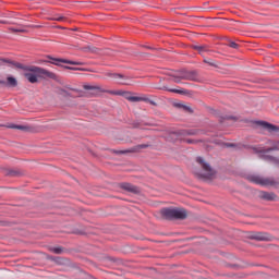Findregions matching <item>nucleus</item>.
<instances>
[{
	"mask_svg": "<svg viewBox=\"0 0 279 279\" xmlns=\"http://www.w3.org/2000/svg\"><path fill=\"white\" fill-rule=\"evenodd\" d=\"M248 182H253V184H259V186H279V181L275 178H265L256 174H252L247 177Z\"/></svg>",
	"mask_w": 279,
	"mask_h": 279,
	"instance_id": "obj_1",
	"label": "nucleus"
},
{
	"mask_svg": "<svg viewBox=\"0 0 279 279\" xmlns=\"http://www.w3.org/2000/svg\"><path fill=\"white\" fill-rule=\"evenodd\" d=\"M161 215L166 217V219H186L189 216L184 208H165L161 210Z\"/></svg>",
	"mask_w": 279,
	"mask_h": 279,
	"instance_id": "obj_2",
	"label": "nucleus"
},
{
	"mask_svg": "<svg viewBox=\"0 0 279 279\" xmlns=\"http://www.w3.org/2000/svg\"><path fill=\"white\" fill-rule=\"evenodd\" d=\"M197 134L196 130H185V131H179L171 134L173 138H177L178 141H184V143H187L189 145L195 143V140L191 138H184V136H195Z\"/></svg>",
	"mask_w": 279,
	"mask_h": 279,
	"instance_id": "obj_3",
	"label": "nucleus"
},
{
	"mask_svg": "<svg viewBox=\"0 0 279 279\" xmlns=\"http://www.w3.org/2000/svg\"><path fill=\"white\" fill-rule=\"evenodd\" d=\"M113 95H122V97L124 99H128V101H132V102L145 101L146 104H151V106H156V102H154V100H150L147 97L132 96L130 92H114Z\"/></svg>",
	"mask_w": 279,
	"mask_h": 279,
	"instance_id": "obj_4",
	"label": "nucleus"
},
{
	"mask_svg": "<svg viewBox=\"0 0 279 279\" xmlns=\"http://www.w3.org/2000/svg\"><path fill=\"white\" fill-rule=\"evenodd\" d=\"M31 73H36V75H38V77H48V80H57V75L56 73L45 70L44 68H39L36 65H33L31 69H28Z\"/></svg>",
	"mask_w": 279,
	"mask_h": 279,
	"instance_id": "obj_5",
	"label": "nucleus"
},
{
	"mask_svg": "<svg viewBox=\"0 0 279 279\" xmlns=\"http://www.w3.org/2000/svg\"><path fill=\"white\" fill-rule=\"evenodd\" d=\"M50 64H56V66H60V62L62 64H73L74 66H80L82 65V62H77V61H71V60H66V59H58V58H51L50 56L47 57Z\"/></svg>",
	"mask_w": 279,
	"mask_h": 279,
	"instance_id": "obj_6",
	"label": "nucleus"
},
{
	"mask_svg": "<svg viewBox=\"0 0 279 279\" xmlns=\"http://www.w3.org/2000/svg\"><path fill=\"white\" fill-rule=\"evenodd\" d=\"M196 162L201 165V167L204 169L205 174L203 175L204 178H213L215 175V171H213V168H210V165H208L206 161H204V158L197 157Z\"/></svg>",
	"mask_w": 279,
	"mask_h": 279,
	"instance_id": "obj_7",
	"label": "nucleus"
},
{
	"mask_svg": "<svg viewBox=\"0 0 279 279\" xmlns=\"http://www.w3.org/2000/svg\"><path fill=\"white\" fill-rule=\"evenodd\" d=\"M0 86H7L8 88H16L19 86V81L14 76L7 77V81L0 80Z\"/></svg>",
	"mask_w": 279,
	"mask_h": 279,
	"instance_id": "obj_8",
	"label": "nucleus"
},
{
	"mask_svg": "<svg viewBox=\"0 0 279 279\" xmlns=\"http://www.w3.org/2000/svg\"><path fill=\"white\" fill-rule=\"evenodd\" d=\"M120 189L126 191L128 193H133L134 195L141 193V190L133 185L132 183H120Z\"/></svg>",
	"mask_w": 279,
	"mask_h": 279,
	"instance_id": "obj_9",
	"label": "nucleus"
},
{
	"mask_svg": "<svg viewBox=\"0 0 279 279\" xmlns=\"http://www.w3.org/2000/svg\"><path fill=\"white\" fill-rule=\"evenodd\" d=\"M1 64H14V66H16L17 69H22L23 71H29V69H32L33 65H23L21 63H14L8 59H0V65Z\"/></svg>",
	"mask_w": 279,
	"mask_h": 279,
	"instance_id": "obj_10",
	"label": "nucleus"
},
{
	"mask_svg": "<svg viewBox=\"0 0 279 279\" xmlns=\"http://www.w3.org/2000/svg\"><path fill=\"white\" fill-rule=\"evenodd\" d=\"M259 197L260 199H266V202H276V199L278 198L275 193L265 191L259 192Z\"/></svg>",
	"mask_w": 279,
	"mask_h": 279,
	"instance_id": "obj_11",
	"label": "nucleus"
},
{
	"mask_svg": "<svg viewBox=\"0 0 279 279\" xmlns=\"http://www.w3.org/2000/svg\"><path fill=\"white\" fill-rule=\"evenodd\" d=\"M84 90H90L93 95H99L100 93H106L100 86L98 85H84Z\"/></svg>",
	"mask_w": 279,
	"mask_h": 279,
	"instance_id": "obj_12",
	"label": "nucleus"
},
{
	"mask_svg": "<svg viewBox=\"0 0 279 279\" xmlns=\"http://www.w3.org/2000/svg\"><path fill=\"white\" fill-rule=\"evenodd\" d=\"M24 77L31 83V84H36L38 82V74L27 71L24 73Z\"/></svg>",
	"mask_w": 279,
	"mask_h": 279,
	"instance_id": "obj_13",
	"label": "nucleus"
},
{
	"mask_svg": "<svg viewBox=\"0 0 279 279\" xmlns=\"http://www.w3.org/2000/svg\"><path fill=\"white\" fill-rule=\"evenodd\" d=\"M259 125H262V128H264V130H268V132H279V128L271 123L259 122Z\"/></svg>",
	"mask_w": 279,
	"mask_h": 279,
	"instance_id": "obj_14",
	"label": "nucleus"
},
{
	"mask_svg": "<svg viewBox=\"0 0 279 279\" xmlns=\"http://www.w3.org/2000/svg\"><path fill=\"white\" fill-rule=\"evenodd\" d=\"M252 239H255V241H269V234L257 232L252 235Z\"/></svg>",
	"mask_w": 279,
	"mask_h": 279,
	"instance_id": "obj_15",
	"label": "nucleus"
},
{
	"mask_svg": "<svg viewBox=\"0 0 279 279\" xmlns=\"http://www.w3.org/2000/svg\"><path fill=\"white\" fill-rule=\"evenodd\" d=\"M193 49H195L196 51H198V53H201V56L203 53H206V51H208V48H206V46H193Z\"/></svg>",
	"mask_w": 279,
	"mask_h": 279,
	"instance_id": "obj_16",
	"label": "nucleus"
},
{
	"mask_svg": "<svg viewBox=\"0 0 279 279\" xmlns=\"http://www.w3.org/2000/svg\"><path fill=\"white\" fill-rule=\"evenodd\" d=\"M268 151H279V141L272 144V147L268 148Z\"/></svg>",
	"mask_w": 279,
	"mask_h": 279,
	"instance_id": "obj_17",
	"label": "nucleus"
},
{
	"mask_svg": "<svg viewBox=\"0 0 279 279\" xmlns=\"http://www.w3.org/2000/svg\"><path fill=\"white\" fill-rule=\"evenodd\" d=\"M204 62L205 64H209V66H217L213 59H205Z\"/></svg>",
	"mask_w": 279,
	"mask_h": 279,
	"instance_id": "obj_18",
	"label": "nucleus"
},
{
	"mask_svg": "<svg viewBox=\"0 0 279 279\" xmlns=\"http://www.w3.org/2000/svg\"><path fill=\"white\" fill-rule=\"evenodd\" d=\"M180 80H193V77L180 75V76H177V78L174 80V82L178 83V82H180Z\"/></svg>",
	"mask_w": 279,
	"mask_h": 279,
	"instance_id": "obj_19",
	"label": "nucleus"
},
{
	"mask_svg": "<svg viewBox=\"0 0 279 279\" xmlns=\"http://www.w3.org/2000/svg\"><path fill=\"white\" fill-rule=\"evenodd\" d=\"M50 252H53V254H62V247H52Z\"/></svg>",
	"mask_w": 279,
	"mask_h": 279,
	"instance_id": "obj_20",
	"label": "nucleus"
},
{
	"mask_svg": "<svg viewBox=\"0 0 279 279\" xmlns=\"http://www.w3.org/2000/svg\"><path fill=\"white\" fill-rule=\"evenodd\" d=\"M229 47H231L232 49H239V44L234 43V41H231L229 44Z\"/></svg>",
	"mask_w": 279,
	"mask_h": 279,
	"instance_id": "obj_21",
	"label": "nucleus"
},
{
	"mask_svg": "<svg viewBox=\"0 0 279 279\" xmlns=\"http://www.w3.org/2000/svg\"><path fill=\"white\" fill-rule=\"evenodd\" d=\"M177 106H178V108H183V110H187V112H191V108L187 106L180 105V104H178Z\"/></svg>",
	"mask_w": 279,
	"mask_h": 279,
	"instance_id": "obj_22",
	"label": "nucleus"
},
{
	"mask_svg": "<svg viewBox=\"0 0 279 279\" xmlns=\"http://www.w3.org/2000/svg\"><path fill=\"white\" fill-rule=\"evenodd\" d=\"M11 128H13L15 130H27V128H25L23 125H12Z\"/></svg>",
	"mask_w": 279,
	"mask_h": 279,
	"instance_id": "obj_23",
	"label": "nucleus"
},
{
	"mask_svg": "<svg viewBox=\"0 0 279 279\" xmlns=\"http://www.w3.org/2000/svg\"><path fill=\"white\" fill-rule=\"evenodd\" d=\"M11 29V32H20V33H25V29H23V28H14V27H12V28H10Z\"/></svg>",
	"mask_w": 279,
	"mask_h": 279,
	"instance_id": "obj_24",
	"label": "nucleus"
},
{
	"mask_svg": "<svg viewBox=\"0 0 279 279\" xmlns=\"http://www.w3.org/2000/svg\"><path fill=\"white\" fill-rule=\"evenodd\" d=\"M170 93H177L178 95H182V90L180 89H170Z\"/></svg>",
	"mask_w": 279,
	"mask_h": 279,
	"instance_id": "obj_25",
	"label": "nucleus"
},
{
	"mask_svg": "<svg viewBox=\"0 0 279 279\" xmlns=\"http://www.w3.org/2000/svg\"><path fill=\"white\" fill-rule=\"evenodd\" d=\"M53 21H60V22H62V21H64V16H56V17L53 19Z\"/></svg>",
	"mask_w": 279,
	"mask_h": 279,
	"instance_id": "obj_26",
	"label": "nucleus"
},
{
	"mask_svg": "<svg viewBox=\"0 0 279 279\" xmlns=\"http://www.w3.org/2000/svg\"><path fill=\"white\" fill-rule=\"evenodd\" d=\"M65 69H69L70 71H80V68H71V66H65Z\"/></svg>",
	"mask_w": 279,
	"mask_h": 279,
	"instance_id": "obj_27",
	"label": "nucleus"
},
{
	"mask_svg": "<svg viewBox=\"0 0 279 279\" xmlns=\"http://www.w3.org/2000/svg\"><path fill=\"white\" fill-rule=\"evenodd\" d=\"M0 23H1L2 25H8V21L0 20Z\"/></svg>",
	"mask_w": 279,
	"mask_h": 279,
	"instance_id": "obj_28",
	"label": "nucleus"
},
{
	"mask_svg": "<svg viewBox=\"0 0 279 279\" xmlns=\"http://www.w3.org/2000/svg\"><path fill=\"white\" fill-rule=\"evenodd\" d=\"M145 147H147V145H140L138 146L140 149H145Z\"/></svg>",
	"mask_w": 279,
	"mask_h": 279,
	"instance_id": "obj_29",
	"label": "nucleus"
},
{
	"mask_svg": "<svg viewBox=\"0 0 279 279\" xmlns=\"http://www.w3.org/2000/svg\"><path fill=\"white\" fill-rule=\"evenodd\" d=\"M64 93H66L64 89H60V95H64Z\"/></svg>",
	"mask_w": 279,
	"mask_h": 279,
	"instance_id": "obj_30",
	"label": "nucleus"
},
{
	"mask_svg": "<svg viewBox=\"0 0 279 279\" xmlns=\"http://www.w3.org/2000/svg\"><path fill=\"white\" fill-rule=\"evenodd\" d=\"M116 77H121V74H116Z\"/></svg>",
	"mask_w": 279,
	"mask_h": 279,
	"instance_id": "obj_31",
	"label": "nucleus"
},
{
	"mask_svg": "<svg viewBox=\"0 0 279 279\" xmlns=\"http://www.w3.org/2000/svg\"><path fill=\"white\" fill-rule=\"evenodd\" d=\"M121 154H128V150H125V151L122 150Z\"/></svg>",
	"mask_w": 279,
	"mask_h": 279,
	"instance_id": "obj_32",
	"label": "nucleus"
},
{
	"mask_svg": "<svg viewBox=\"0 0 279 279\" xmlns=\"http://www.w3.org/2000/svg\"><path fill=\"white\" fill-rule=\"evenodd\" d=\"M277 165L279 166V160H276Z\"/></svg>",
	"mask_w": 279,
	"mask_h": 279,
	"instance_id": "obj_33",
	"label": "nucleus"
}]
</instances>
